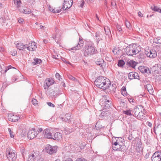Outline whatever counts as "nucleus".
<instances>
[{"mask_svg": "<svg viewBox=\"0 0 161 161\" xmlns=\"http://www.w3.org/2000/svg\"><path fill=\"white\" fill-rule=\"evenodd\" d=\"M108 82V79L106 77L100 76L95 80L94 83L97 87L104 90L108 88L107 82Z\"/></svg>", "mask_w": 161, "mask_h": 161, "instance_id": "nucleus-1", "label": "nucleus"}, {"mask_svg": "<svg viewBox=\"0 0 161 161\" xmlns=\"http://www.w3.org/2000/svg\"><path fill=\"white\" fill-rule=\"evenodd\" d=\"M82 52L85 57L91 56L97 53V50L93 44L86 45L83 48Z\"/></svg>", "mask_w": 161, "mask_h": 161, "instance_id": "nucleus-2", "label": "nucleus"}, {"mask_svg": "<svg viewBox=\"0 0 161 161\" xmlns=\"http://www.w3.org/2000/svg\"><path fill=\"white\" fill-rule=\"evenodd\" d=\"M139 48V47L135 44L130 45L125 48V51L127 55L132 56L139 53L140 50Z\"/></svg>", "mask_w": 161, "mask_h": 161, "instance_id": "nucleus-3", "label": "nucleus"}, {"mask_svg": "<svg viewBox=\"0 0 161 161\" xmlns=\"http://www.w3.org/2000/svg\"><path fill=\"white\" fill-rule=\"evenodd\" d=\"M116 141H112V149L114 151H121L123 152L125 149V146L122 142V141L120 142L122 138H117V139L115 138Z\"/></svg>", "mask_w": 161, "mask_h": 161, "instance_id": "nucleus-4", "label": "nucleus"}, {"mask_svg": "<svg viewBox=\"0 0 161 161\" xmlns=\"http://www.w3.org/2000/svg\"><path fill=\"white\" fill-rule=\"evenodd\" d=\"M103 106L105 109L108 108L111 104L112 99L108 96H104L102 99Z\"/></svg>", "mask_w": 161, "mask_h": 161, "instance_id": "nucleus-5", "label": "nucleus"}, {"mask_svg": "<svg viewBox=\"0 0 161 161\" xmlns=\"http://www.w3.org/2000/svg\"><path fill=\"white\" fill-rule=\"evenodd\" d=\"M43 133L45 138L52 139L53 138V128H50L45 129Z\"/></svg>", "mask_w": 161, "mask_h": 161, "instance_id": "nucleus-6", "label": "nucleus"}, {"mask_svg": "<svg viewBox=\"0 0 161 161\" xmlns=\"http://www.w3.org/2000/svg\"><path fill=\"white\" fill-rule=\"evenodd\" d=\"M7 152V157L9 161H14L17 158L16 154L14 152L10 149L9 150H8Z\"/></svg>", "mask_w": 161, "mask_h": 161, "instance_id": "nucleus-7", "label": "nucleus"}, {"mask_svg": "<svg viewBox=\"0 0 161 161\" xmlns=\"http://www.w3.org/2000/svg\"><path fill=\"white\" fill-rule=\"evenodd\" d=\"M57 146H52L48 144L46 145L45 147V149L47 153L50 154H52L57 152Z\"/></svg>", "mask_w": 161, "mask_h": 161, "instance_id": "nucleus-8", "label": "nucleus"}, {"mask_svg": "<svg viewBox=\"0 0 161 161\" xmlns=\"http://www.w3.org/2000/svg\"><path fill=\"white\" fill-rule=\"evenodd\" d=\"M145 54L147 57L152 58H154L157 56V52L153 49H148L147 51H145Z\"/></svg>", "mask_w": 161, "mask_h": 161, "instance_id": "nucleus-9", "label": "nucleus"}, {"mask_svg": "<svg viewBox=\"0 0 161 161\" xmlns=\"http://www.w3.org/2000/svg\"><path fill=\"white\" fill-rule=\"evenodd\" d=\"M151 160L152 161H161V152L159 151L155 152L152 156Z\"/></svg>", "mask_w": 161, "mask_h": 161, "instance_id": "nucleus-10", "label": "nucleus"}, {"mask_svg": "<svg viewBox=\"0 0 161 161\" xmlns=\"http://www.w3.org/2000/svg\"><path fill=\"white\" fill-rule=\"evenodd\" d=\"M73 3L72 0H64V3L62 7L64 10H65L70 8Z\"/></svg>", "mask_w": 161, "mask_h": 161, "instance_id": "nucleus-11", "label": "nucleus"}, {"mask_svg": "<svg viewBox=\"0 0 161 161\" xmlns=\"http://www.w3.org/2000/svg\"><path fill=\"white\" fill-rule=\"evenodd\" d=\"M38 134V133L35 129L30 130L27 133V137L30 139L35 138Z\"/></svg>", "mask_w": 161, "mask_h": 161, "instance_id": "nucleus-12", "label": "nucleus"}, {"mask_svg": "<svg viewBox=\"0 0 161 161\" xmlns=\"http://www.w3.org/2000/svg\"><path fill=\"white\" fill-rule=\"evenodd\" d=\"M26 48L28 50L30 51H33L36 48V43L35 42H32L29 44L26 45Z\"/></svg>", "mask_w": 161, "mask_h": 161, "instance_id": "nucleus-13", "label": "nucleus"}, {"mask_svg": "<svg viewBox=\"0 0 161 161\" xmlns=\"http://www.w3.org/2000/svg\"><path fill=\"white\" fill-rule=\"evenodd\" d=\"M128 77L130 80L133 79H139V77L138 74L136 72H130L128 74Z\"/></svg>", "mask_w": 161, "mask_h": 161, "instance_id": "nucleus-14", "label": "nucleus"}, {"mask_svg": "<svg viewBox=\"0 0 161 161\" xmlns=\"http://www.w3.org/2000/svg\"><path fill=\"white\" fill-rule=\"evenodd\" d=\"M84 42L82 39H79V41L78 44L76 46L74 47L71 48L72 50H76L81 49L83 46Z\"/></svg>", "mask_w": 161, "mask_h": 161, "instance_id": "nucleus-15", "label": "nucleus"}, {"mask_svg": "<svg viewBox=\"0 0 161 161\" xmlns=\"http://www.w3.org/2000/svg\"><path fill=\"white\" fill-rule=\"evenodd\" d=\"M139 107L141 110L139 112V114H138L136 117L139 119H143L144 117L145 109L142 105H139Z\"/></svg>", "mask_w": 161, "mask_h": 161, "instance_id": "nucleus-16", "label": "nucleus"}, {"mask_svg": "<svg viewBox=\"0 0 161 161\" xmlns=\"http://www.w3.org/2000/svg\"><path fill=\"white\" fill-rule=\"evenodd\" d=\"M8 117L9 120L14 122L17 121L20 118L19 116L11 114L9 115Z\"/></svg>", "mask_w": 161, "mask_h": 161, "instance_id": "nucleus-17", "label": "nucleus"}, {"mask_svg": "<svg viewBox=\"0 0 161 161\" xmlns=\"http://www.w3.org/2000/svg\"><path fill=\"white\" fill-rule=\"evenodd\" d=\"M62 134L60 133L57 132L54 134L53 138L52 139L59 141L62 139Z\"/></svg>", "mask_w": 161, "mask_h": 161, "instance_id": "nucleus-18", "label": "nucleus"}, {"mask_svg": "<svg viewBox=\"0 0 161 161\" xmlns=\"http://www.w3.org/2000/svg\"><path fill=\"white\" fill-rule=\"evenodd\" d=\"M102 34H101L99 32H97L96 33L95 37H96V40L97 44L100 40H102Z\"/></svg>", "mask_w": 161, "mask_h": 161, "instance_id": "nucleus-19", "label": "nucleus"}, {"mask_svg": "<svg viewBox=\"0 0 161 161\" xmlns=\"http://www.w3.org/2000/svg\"><path fill=\"white\" fill-rule=\"evenodd\" d=\"M140 107L138 108L136 106L135 107L133 110H132V112L134 114V116L136 117L138 114H139V112L141 110Z\"/></svg>", "mask_w": 161, "mask_h": 161, "instance_id": "nucleus-20", "label": "nucleus"}, {"mask_svg": "<svg viewBox=\"0 0 161 161\" xmlns=\"http://www.w3.org/2000/svg\"><path fill=\"white\" fill-rule=\"evenodd\" d=\"M138 69L142 73H147V70L149 69L147 67L144 66H139Z\"/></svg>", "mask_w": 161, "mask_h": 161, "instance_id": "nucleus-21", "label": "nucleus"}, {"mask_svg": "<svg viewBox=\"0 0 161 161\" xmlns=\"http://www.w3.org/2000/svg\"><path fill=\"white\" fill-rule=\"evenodd\" d=\"M16 45L17 49L19 50H23L26 48V45H24L20 43H18Z\"/></svg>", "mask_w": 161, "mask_h": 161, "instance_id": "nucleus-22", "label": "nucleus"}, {"mask_svg": "<svg viewBox=\"0 0 161 161\" xmlns=\"http://www.w3.org/2000/svg\"><path fill=\"white\" fill-rule=\"evenodd\" d=\"M96 63L97 65L100 66L102 67L104 64V61L102 58H99L97 60Z\"/></svg>", "mask_w": 161, "mask_h": 161, "instance_id": "nucleus-23", "label": "nucleus"}, {"mask_svg": "<svg viewBox=\"0 0 161 161\" xmlns=\"http://www.w3.org/2000/svg\"><path fill=\"white\" fill-rule=\"evenodd\" d=\"M123 114L129 116L134 115L133 112H132V110L130 109L123 111Z\"/></svg>", "mask_w": 161, "mask_h": 161, "instance_id": "nucleus-24", "label": "nucleus"}, {"mask_svg": "<svg viewBox=\"0 0 161 161\" xmlns=\"http://www.w3.org/2000/svg\"><path fill=\"white\" fill-rule=\"evenodd\" d=\"M71 117L70 114H65L64 121L65 122H69L71 121Z\"/></svg>", "mask_w": 161, "mask_h": 161, "instance_id": "nucleus-25", "label": "nucleus"}, {"mask_svg": "<svg viewBox=\"0 0 161 161\" xmlns=\"http://www.w3.org/2000/svg\"><path fill=\"white\" fill-rule=\"evenodd\" d=\"M121 94L124 96L127 95V93L126 91V88L125 87L123 86L121 89Z\"/></svg>", "mask_w": 161, "mask_h": 161, "instance_id": "nucleus-26", "label": "nucleus"}, {"mask_svg": "<svg viewBox=\"0 0 161 161\" xmlns=\"http://www.w3.org/2000/svg\"><path fill=\"white\" fill-rule=\"evenodd\" d=\"M153 42L156 44H161V37H158L154 38L153 39Z\"/></svg>", "mask_w": 161, "mask_h": 161, "instance_id": "nucleus-27", "label": "nucleus"}, {"mask_svg": "<svg viewBox=\"0 0 161 161\" xmlns=\"http://www.w3.org/2000/svg\"><path fill=\"white\" fill-rule=\"evenodd\" d=\"M146 87L149 93L151 94L153 92V90L151 85L150 84L147 85Z\"/></svg>", "mask_w": 161, "mask_h": 161, "instance_id": "nucleus-28", "label": "nucleus"}, {"mask_svg": "<svg viewBox=\"0 0 161 161\" xmlns=\"http://www.w3.org/2000/svg\"><path fill=\"white\" fill-rule=\"evenodd\" d=\"M36 157L33 154L30 155L28 158L27 161H34L35 160Z\"/></svg>", "mask_w": 161, "mask_h": 161, "instance_id": "nucleus-29", "label": "nucleus"}, {"mask_svg": "<svg viewBox=\"0 0 161 161\" xmlns=\"http://www.w3.org/2000/svg\"><path fill=\"white\" fill-rule=\"evenodd\" d=\"M14 3L17 8H19L21 3L20 0H14Z\"/></svg>", "mask_w": 161, "mask_h": 161, "instance_id": "nucleus-30", "label": "nucleus"}, {"mask_svg": "<svg viewBox=\"0 0 161 161\" xmlns=\"http://www.w3.org/2000/svg\"><path fill=\"white\" fill-rule=\"evenodd\" d=\"M104 29L106 35H109V34H111L110 29L108 26H104Z\"/></svg>", "mask_w": 161, "mask_h": 161, "instance_id": "nucleus-31", "label": "nucleus"}, {"mask_svg": "<svg viewBox=\"0 0 161 161\" xmlns=\"http://www.w3.org/2000/svg\"><path fill=\"white\" fill-rule=\"evenodd\" d=\"M34 60L35 61L34 62H33L32 63V64L33 65H36L38 64H40V63L42 62V60L40 59H39L38 58H36L35 59H34Z\"/></svg>", "mask_w": 161, "mask_h": 161, "instance_id": "nucleus-32", "label": "nucleus"}, {"mask_svg": "<svg viewBox=\"0 0 161 161\" xmlns=\"http://www.w3.org/2000/svg\"><path fill=\"white\" fill-rule=\"evenodd\" d=\"M125 64V62L123 60H119L118 63V65L119 67H122Z\"/></svg>", "mask_w": 161, "mask_h": 161, "instance_id": "nucleus-33", "label": "nucleus"}, {"mask_svg": "<svg viewBox=\"0 0 161 161\" xmlns=\"http://www.w3.org/2000/svg\"><path fill=\"white\" fill-rule=\"evenodd\" d=\"M58 93L56 91H53L51 92L50 94L54 97H56L58 96Z\"/></svg>", "mask_w": 161, "mask_h": 161, "instance_id": "nucleus-34", "label": "nucleus"}, {"mask_svg": "<svg viewBox=\"0 0 161 161\" xmlns=\"http://www.w3.org/2000/svg\"><path fill=\"white\" fill-rule=\"evenodd\" d=\"M108 87L109 88V89L112 91H114L116 87V86L115 84H112L111 85H110L109 86H108Z\"/></svg>", "mask_w": 161, "mask_h": 161, "instance_id": "nucleus-35", "label": "nucleus"}, {"mask_svg": "<svg viewBox=\"0 0 161 161\" xmlns=\"http://www.w3.org/2000/svg\"><path fill=\"white\" fill-rule=\"evenodd\" d=\"M49 10L51 11L54 13H58L60 12L61 11V8L60 9V10H55L54 9L50 7H49Z\"/></svg>", "mask_w": 161, "mask_h": 161, "instance_id": "nucleus-36", "label": "nucleus"}, {"mask_svg": "<svg viewBox=\"0 0 161 161\" xmlns=\"http://www.w3.org/2000/svg\"><path fill=\"white\" fill-rule=\"evenodd\" d=\"M129 64L131 67L134 68L136 64V63L135 61H130L129 62Z\"/></svg>", "mask_w": 161, "mask_h": 161, "instance_id": "nucleus-37", "label": "nucleus"}, {"mask_svg": "<svg viewBox=\"0 0 161 161\" xmlns=\"http://www.w3.org/2000/svg\"><path fill=\"white\" fill-rule=\"evenodd\" d=\"M151 8L154 11L158 12V11L159 10V8L158 7L154 5L152 6L151 7Z\"/></svg>", "mask_w": 161, "mask_h": 161, "instance_id": "nucleus-38", "label": "nucleus"}, {"mask_svg": "<svg viewBox=\"0 0 161 161\" xmlns=\"http://www.w3.org/2000/svg\"><path fill=\"white\" fill-rule=\"evenodd\" d=\"M52 38L55 39V41L57 42L58 43V39L59 38V35L58 34L56 35H53L52 36Z\"/></svg>", "mask_w": 161, "mask_h": 161, "instance_id": "nucleus-39", "label": "nucleus"}, {"mask_svg": "<svg viewBox=\"0 0 161 161\" xmlns=\"http://www.w3.org/2000/svg\"><path fill=\"white\" fill-rule=\"evenodd\" d=\"M111 5L113 9H116L117 8L116 3L115 1H112L111 2Z\"/></svg>", "mask_w": 161, "mask_h": 161, "instance_id": "nucleus-40", "label": "nucleus"}, {"mask_svg": "<svg viewBox=\"0 0 161 161\" xmlns=\"http://www.w3.org/2000/svg\"><path fill=\"white\" fill-rule=\"evenodd\" d=\"M129 102L133 105L135 103V100L132 98L130 97L128 98Z\"/></svg>", "mask_w": 161, "mask_h": 161, "instance_id": "nucleus-41", "label": "nucleus"}, {"mask_svg": "<svg viewBox=\"0 0 161 161\" xmlns=\"http://www.w3.org/2000/svg\"><path fill=\"white\" fill-rule=\"evenodd\" d=\"M116 28L118 32L119 33V34H120L121 33V31H122L121 27L119 25H117Z\"/></svg>", "mask_w": 161, "mask_h": 161, "instance_id": "nucleus-42", "label": "nucleus"}, {"mask_svg": "<svg viewBox=\"0 0 161 161\" xmlns=\"http://www.w3.org/2000/svg\"><path fill=\"white\" fill-rule=\"evenodd\" d=\"M25 11H24L23 13L24 14H30L31 12V10L28 8H25Z\"/></svg>", "mask_w": 161, "mask_h": 161, "instance_id": "nucleus-43", "label": "nucleus"}, {"mask_svg": "<svg viewBox=\"0 0 161 161\" xmlns=\"http://www.w3.org/2000/svg\"><path fill=\"white\" fill-rule=\"evenodd\" d=\"M8 130L10 136L11 138L14 137V132L12 131L10 128H8Z\"/></svg>", "mask_w": 161, "mask_h": 161, "instance_id": "nucleus-44", "label": "nucleus"}, {"mask_svg": "<svg viewBox=\"0 0 161 161\" xmlns=\"http://www.w3.org/2000/svg\"><path fill=\"white\" fill-rule=\"evenodd\" d=\"M26 7H23V6H20L19 8H18V9L19 10V11L21 12V13H23V12H24V11H25V8Z\"/></svg>", "mask_w": 161, "mask_h": 161, "instance_id": "nucleus-45", "label": "nucleus"}, {"mask_svg": "<svg viewBox=\"0 0 161 161\" xmlns=\"http://www.w3.org/2000/svg\"><path fill=\"white\" fill-rule=\"evenodd\" d=\"M125 24L127 28H130V24L129 21L126 20L125 21Z\"/></svg>", "mask_w": 161, "mask_h": 161, "instance_id": "nucleus-46", "label": "nucleus"}, {"mask_svg": "<svg viewBox=\"0 0 161 161\" xmlns=\"http://www.w3.org/2000/svg\"><path fill=\"white\" fill-rule=\"evenodd\" d=\"M31 101L32 104L35 105L37 104V100L34 98H33Z\"/></svg>", "mask_w": 161, "mask_h": 161, "instance_id": "nucleus-47", "label": "nucleus"}, {"mask_svg": "<svg viewBox=\"0 0 161 161\" xmlns=\"http://www.w3.org/2000/svg\"><path fill=\"white\" fill-rule=\"evenodd\" d=\"M55 76L56 78L60 80H61V79H62L61 78V76L60 74L58 73H56Z\"/></svg>", "mask_w": 161, "mask_h": 161, "instance_id": "nucleus-48", "label": "nucleus"}, {"mask_svg": "<svg viewBox=\"0 0 161 161\" xmlns=\"http://www.w3.org/2000/svg\"><path fill=\"white\" fill-rule=\"evenodd\" d=\"M76 161H87L85 158H77Z\"/></svg>", "mask_w": 161, "mask_h": 161, "instance_id": "nucleus-49", "label": "nucleus"}, {"mask_svg": "<svg viewBox=\"0 0 161 161\" xmlns=\"http://www.w3.org/2000/svg\"><path fill=\"white\" fill-rule=\"evenodd\" d=\"M11 53L13 56H15L17 54V52L15 50H14L11 52Z\"/></svg>", "mask_w": 161, "mask_h": 161, "instance_id": "nucleus-50", "label": "nucleus"}, {"mask_svg": "<svg viewBox=\"0 0 161 161\" xmlns=\"http://www.w3.org/2000/svg\"><path fill=\"white\" fill-rule=\"evenodd\" d=\"M47 104L48 105V106L52 107H54L55 106L54 104H53L51 102H47Z\"/></svg>", "mask_w": 161, "mask_h": 161, "instance_id": "nucleus-51", "label": "nucleus"}, {"mask_svg": "<svg viewBox=\"0 0 161 161\" xmlns=\"http://www.w3.org/2000/svg\"><path fill=\"white\" fill-rule=\"evenodd\" d=\"M53 83V82H49L47 80H46V84L48 86H50Z\"/></svg>", "mask_w": 161, "mask_h": 161, "instance_id": "nucleus-52", "label": "nucleus"}, {"mask_svg": "<svg viewBox=\"0 0 161 161\" xmlns=\"http://www.w3.org/2000/svg\"><path fill=\"white\" fill-rule=\"evenodd\" d=\"M57 91V92L58 93V96L60 94H62V91H61V89H58V91Z\"/></svg>", "mask_w": 161, "mask_h": 161, "instance_id": "nucleus-53", "label": "nucleus"}, {"mask_svg": "<svg viewBox=\"0 0 161 161\" xmlns=\"http://www.w3.org/2000/svg\"><path fill=\"white\" fill-rule=\"evenodd\" d=\"M63 62L66 64H70V63L69 62L67 61L66 59L64 58H61Z\"/></svg>", "mask_w": 161, "mask_h": 161, "instance_id": "nucleus-54", "label": "nucleus"}, {"mask_svg": "<svg viewBox=\"0 0 161 161\" xmlns=\"http://www.w3.org/2000/svg\"><path fill=\"white\" fill-rule=\"evenodd\" d=\"M12 68H14V67H12L11 65H9L7 67V68L5 70V72H6V71L8 69H11Z\"/></svg>", "mask_w": 161, "mask_h": 161, "instance_id": "nucleus-55", "label": "nucleus"}, {"mask_svg": "<svg viewBox=\"0 0 161 161\" xmlns=\"http://www.w3.org/2000/svg\"><path fill=\"white\" fill-rule=\"evenodd\" d=\"M24 21V19L22 18H19L18 19V22L19 23H21Z\"/></svg>", "mask_w": 161, "mask_h": 161, "instance_id": "nucleus-56", "label": "nucleus"}, {"mask_svg": "<svg viewBox=\"0 0 161 161\" xmlns=\"http://www.w3.org/2000/svg\"><path fill=\"white\" fill-rule=\"evenodd\" d=\"M21 152L22 153V155L24 154V153L25 151V149L24 147H22V148H21Z\"/></svg>", "mask_w": 161, "mask_h": 161, "instance_id": "nucleus-57", "label": "nucleus"}, {"mask_svg": "<svg viewBox=\"0 0 161 161\" xmlns=\"http://www.w3.org/2000/svg\"><path fill=\"white\" fill-rule=\"evenodd\" d=\"M138 15L140 17H143L142 14L140 11L138 12Z\"/></svg>", "mask_w": 161, "mask_h": 161, "instance_id": "nucleus-58", "label": "nucleus"}, {"mask_svg": "<svg viewBox=\"0 0 161 161\" xmlns=\"http://www.w3.org/2000/svg\"><path fill=\"white\" fill-rule=\"evenodd\" d=\"M68 77L69 79L71 80L73 78V76L70 74L68 75Z\"/></svg>", "mask_w": 161, "mask_h": 161, "instance_id": "nucleus-59", "label": "nucleus"}, {"mask_svg": "<svg viewBox=\"0 0 161 161\" xmlns=\"http://www.w3.org/2000/svg\"><path fill=\"white\" fill-rule=\"evenodd\" d=\"M132 138V134L130 135L128 137V139L129 140H131Z\"/></svg>", "mask_w": 161, "mask_h": 161, "instance_id": "nucleus-60", "label": "nucleus"}, {"mask_svg": "<svg viewBox=\"0 0 161 161\" xmlns=\"http://www.w3.org/2000/svg\"><path fill=\"white\" fill-rule=\"evenodd\" d=\"M147 125L149 126L150 127H151L152 126V124L151 123L149 122H147Z\"/></svg>", "mask_w": 161, "mask_h": 161, "instance_id": "nucleus-61", "label": "nucleus"}, {"mask_svg": "<svg viewBox=\"0 0 161 161\" xmlns=\"http://www.w3.org/2000/svg\"><path fill=\"white\" fill-rule=\"evenodd\" d=\"M42 130H43L42 128H39L38 129V130H37V131H36L38 133V134L39 132H41L42 131Z\"/></svg>", "mask_w": 161, "mask_h": 161, "instance_id": "nucleus-62", "label": "nucleus"}, {"mask_svg": "<svg viewBox=\"0 0 161 161\" xmlns=\"http://www.w3.org/2000/svg\"><path fill=\"white\" fill-rule=\"evenodd\" d=\"M47 80H47V81H48L49 82H53V81H54L52 79H48Z\"/></svg>", "mask_w": 161, "mask_h": 161, "instance_id": "nucleus-63", "label": "nucleus"}, {"mask_svg": "<svg viewBox=\"0 0 161 161\" xmlns=\"http://www.w3.org/2000/svg\"><path fill=\"white\" fill-rule=\"evenodd\" d=\"M4 51V49L3 47H0V52H3Z\"/></svg>", "mask_w": 161, "mask_h": 161, "instance_id": "nucleus-64", "label": "nucleus"}]
</instances>
